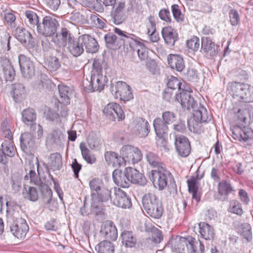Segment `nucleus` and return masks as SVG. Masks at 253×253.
Segmentation results:
<instances>
[{
  "label": "nucleus",
  "mask_w": 253,
  "mask_h": 253,
  "mask_svg": "<svg viewBox=\"0 0 253 253\" xmlns=\"http://www.w3.org/2000/svg\"><path fill=\"white\" fill-rule=\"evenodd\" d=\"M168 61L170 67L178 72H181L185 67L183 59L179 55H169L168 57Z\"/></svg>",
  "instance_id": "a878e982"
},
{
  "label": "nucleus",
  "mask_w": 253,
  "mask_h": 253,
  "mask_svg": "<svg viewBox=\"0 0 253 253\" xmlns=\"http://www.w3.org/2000/svg\"><path fill=\"white\" fill-rule=\"evenodd\" d=\"M59 93V102L64 105H68L70 103V96L72 93V90L69 86L63 84H60L58 86Z\"/></svg>",
  "instance_id": "bb28decb"
},
{
  "label": "nucleus",
  "mask_w": 253,
  "mask_h": 253,
  "mask_svg": "<svg viewBox=\"0 0 253 253\" xmlns=\"http://www.w3.org/2000/svg\"><path fill=\"white\" fill-rule=\"evenodd\" d=\"M88 146L91 150L98 149L101 145V140L96 136L89 135L87 140Z\"/></svg>",
  "instance_id": "4d7b16f0"
},
{
  "label": "nucleus",
  "mask_w": 253,
  "mask_h": 253,
  "mask_svg": "<svg viewBox=\"0 0 253 253\" xmlns=\"http://www.w3.org/2000/svg\"><path fill=\"white\" fill-rule=\"evenodd\" d=\"M92 66L90 81L85 87L91 92L101 91L106 84L108 79L102 74V65L99 60H94Z\"/></svg>",
  "instance_id": "7ed1b4c3"
},
{
  "label": "nucleus",
  "mask_w": 253,
  "mask_h": 253,
  "mask_svg": "<svg viewBox=\"0 0 253 253\" xmlns=\"http://www.w3.org/2000/svg\"><path fill=\"white\" fill-rule=\"evenodd\" d=\"M163 121L167 125L172 123L175 119V114L170 111H166L162 114Z\"/></svg>",
  "instance_id": "69168bd1"
},
{
  "label": "nucleus",
  "mask_w": 253,
  "mask_h": 253,
  "mask_svg": "<svg viewBox=\"0 0 253 253\" xmlns=\"http://www.w3.org/2000/svg\"><path fill=\"white\" fill-rule=\"evenodd\" d=\"M194 240L192 237L187 238L179 236H173L169 242V246L173 251L178 253H195L192 246Z\"/></svg>",
  "instance_id": "39448f33"
},
{
  "label": "nucleus",
  "mask_w": 253,
  "mask_h": 253,
  "mask_svg": "<svg viewBox=\"0 0 253 253\" xmlns=\"http://www.w3.org/2000/svg\"><path fill=\"white\" fill-rule=\"evenodd\" d=\"M111 190L103 187L101 190L96 195V198H98V201L106 202L109 199H113L111 197Z\"/></svg>",
  "instance_id": "5fc2aeb1"
},
{
  "label": "nucleus",
  "mask_w": 253,
  "mask_h": 253,
  "mask_svg": "<svg viewBox=\"0 0 253 253\" xmlns=\"http://www.w3.org/2000/svg\"><path fill=\"white\" fill-rule=\"evenodd\" d=\"M25 93V87L21 84H15L12 87L13 98L16 102H18Z\"/></svg>",
  "instance_id": "79ce46f5"
},
{
  "label": "nucleus",
  "mask_w": 253,
  "mask_h": 253,
  "mask_svg": "<svg viewBox=\"0 0 253 253\" xmlns=\"http://www.w3.org/2000/svg\"><path fill=\"white\" fill-rule=\"evenodd\" d=\"M122 242L127 247L132 248L136 243V239L131 232L125 231L121 234Z\"/></svg>",
  "instance_id": "ea45409f"
},
{
  "label": "nucleus",
  "mask_w": 253,
  "mask_h": 253,
  "mask_svg": "<svg viewBox=\"0 0 253 253\" xmlns=\"http://www.w3.org/2000/svg\"><path fill=\"white\" fill-rule=\"evenodd\" d=\"M146 158L147 162L151 166L158 169L163 167V164L160 163L159 157L155 153L148 152L146 154Z\"/></svg>",
  "instance_id": "49530a36"
},
{
  "label": "nucleus",
  "mask_w": 253,
  "mask_h": 253,
  "mask_svg": "<svg viewBox=\"0 0 253 253\" xmlns=\"http://www.w3.org/2000/svg\"><path fill=\"white\" fill-rule=\"evenodd\" d=\"M167 85L168 88L170 90H174L178 88L179 91H180L183 89L182 88V84L180 81L177 78L173 76H171L169 79Z\"/></svg>",
  "instance_id": "864d4df0"
},
{
  "label": "nucleus",
  "mask_w": 253,
  "mask_h": 253,
  "mask_svg": "<svg viewBox=\"0 0 253 253\" xmlns=\"http://www.w3.org/2000/svg\"><path fill=\"white\" fill-rule=\"evenodd\" d=\"M153 126L155 128L156 134L159 138H162L167 132V124L162 121L160 118H156L153 122Z\"/></svg>",
  "instance_id": "2f4dec72"
},
{
  "label": "nucleus",
  "mask_w": 253,
  "mask_h": 253,
  "mask_svg": "<svg viewBox=\"0 0 253 253\" xmlns=\"http://www.w3.org/2000/svg\"><path fill=\"white\" fill-rule=\"evenodd\" d=\"M162 35L167 44L173 46L178 39L176 31L171 27H164L162 30Z\"/></svg>",
  "instance_id": "393cba45"
},
{
  "label": "nucleus",
  "mask_w": 253,
  "mask_h": 253,
  "mask_svg": "<svg viewBox=\"0 0 253 253\" xmlns=\"http://www.w3.org/2000/svg\"><path fill=\"white\" fill-rule=\"evenodd\" d=\"M100 232L107 239L114 241L117 238V230L114 223L110 220L104 223Z\"/></svg>",
  "instance_id": "aec40b11"
},
{
  "label": "nucleus",
  "mask_w": 253,
  "mask_h": 253,
  "mask_svg": "<svg viewBox=\"0 0 253 253\" xmlns=\"http://www.w3.org/2000/svg\"><path fill=\"white\" fill-rule=\"evenodd\" d=\"M114 31L115 34H117V37L121 44H124L125 42H129V41H133L136 37L133 34L124 32L117 28H114Z\"/></svg>",
  "instance_id": "4c0bfd02"
},
{
  "label": "nucleus",
  "mask_w": 253,
  "mask_h": 253,
  "mask_svg": "<svg viewBox=\"0 0 253 253\" xmlns=\"http://www.w3.org/2000/svg\"><path fill=\"white\" fill-rule=\"evenodd\" d=\"M104 40L106 42L107 46L110 48L115 49L119 48L121 46L117 36L111 33H109L104 36Z\"/></svg>",
  "instance_id": "e433bc0d"
},
{
  "label": "nucleus",
  "mask_w": 253,
  "mask_h": 253,
  "mask_svg": "<svg viewBox=\"0 0 253 253\" xmlns=\"http://www.w3.org/2000/svg\"><path fill=\"white\" fill-rule=\"evenodd\" d=\"M230 22L232 25L236 26L240 22V17L237 10L231 9L229 13Z\"/></svg>",
  "instance_id": "0e129e2a"
},
{
  "label": "nucleus",
  "mask_w": 253,
  "mask_h": 253,
  "mask_svg": "<svg viewBox=\"0 0 253 253\" xmlns=\"http://www.w3.org/2000/svg\"><path fill=\"white\" fill-rule=\"evenodd\" d=\"M120 154L123 159L124 165H126V163H136L142 159L141 151L137 147L129 145L123 146L120 150Z\"/></svg>",
  "instance_id": "6e6552de"
},
{
  "label": "nucleus",
  "mask_w": 253,
  "mask_h": 253,
  "mask_svg": "<svg viewBox=\"0 0 253 253\" xmlns=\"http://www.w3.org/2000/svg\"><path fill=\"white\" fill-rule=\"evenodd\" d=\"M152 241L155 243H160L163 240L162 232L157 228L153 230Z\"/></svg>",
  "instance_id": "774afa93"
},
{
  "label": "nucleus",
  "mask_w": 253,
  "mask_h": 253,
  "mask_svg": "<svg viewBox=\"0 0 253 253\" xmlns=\"http://www.w3.org/2000/svg\"><path fill=\"white\" fill-rule=\"evenodd\" d=\"M118 107L117 105V103L112 102L109 103L104 109L103 113L104 114L108 117L109 118L110 120H115L116 119V117L115 115H113V111H114V107Z\"/></svg>",
  "instance_id": "bf43d9fd"
},
{
  "label": "nucleus",
  "mask_w": 253,
  "mask_h": 253,
  "mask_svg": "<svg viewBox=\"0 0 253 253\" xmlns=\"http://www.w3.org/2000/svg\"><path fill=\"white\" fill-rule=\"evenodd\" d=\"M98 253H113L114 247L112 243L108 241H103L100 242L95 247Z\"/></svg>",
  "instance_id": "a19ab883"
},
{
  "label": "nucleus",
  "mask_w": 253,
  "mask_h": 253,
  "mask_svg": "<svg viewBox=\"0 0 253 253\" xmlns=\"http://www.w3.org/2000/svg\"><path fill=\"white\" fill-rule=\"evenodd\" d=\"M135 127L140 137L146 136L149 132L148 122L142 118L138 119Z\"/></svg>",
  "instance_id": "58836bf2"
},
{
  "label": "nucleus",
  "mask_w": 253,
  "mask_h": 253,
  "mask_svg": "<svg viewBox=\"0 0 253 253\" xmlns=\"http://www.w3.org/2000/svg\"><path fill=\"white\" fill-rule=\"evenodd\" d=\"M58 26V22L55 18L46 16L42 18V22L38 24L37 29L40 34L52 38L56 33Z\"/></svg>",
  "instance_id": "0eeeda50"
},
{
  "label": "nucleus",
  "mask_w": 253,
  "mask_h": 253,
  "mask_svg": "<svg viewBox=\"0 0 253 253\" xmlns=\"http://www.w3.org/2000/svg\"><path fill=\"white\" fill-rule=\"evenodd\" d=\"M228 211L232 213L238 215H241L243 212L241 204L238 201L236 200H233L230 201Z\"/></svg>",
  "instance_id": "3c124183"
},
{
  "label": "nucleus",
  "mask_w": 253,
  "mask_h": 253,
  "mask_svg": "<svg viewBox=\"0 0 253 253\" xmlns=\"http://www.w3.org/2000/svg\"><path fill=\"white\" fill-rule=\"evenodd\" d=\"M191 91L189 88L188 89L183 88L179 93L175 94L176 100L180 103L182 108L187 110L193 108L195 104L194 99L191 95Z\"/></svg>",
  "instance_id": "f8f14e48"
},
{
  "label": "nucleus",
  "mask_w": 253,
  "mask_h": 253,
  "mask_svg": "<svg viewBox=\"0 0 253 253\" xmlns=\"http://www.w3.org/2000/svg\"><path fill=\"white\" fill-rule=\"evenodd\" d=\"M23 196L25 199L33 202L36 201L39 198L38 192L36 188L33 187H30L28 189L25 188Z\"/></svg>",
  "instance_id": "a18cd8bd"
},
{
  "label": "nucleus",
  "mask_w": 253,
  "mask_h": 253,
  "mask_svg": "<svg viewBox=\"0 0 253 253\" xmlns=\"http://www.w3.org/2000/svg\"><path fill=\"white\" fill-rule=\"evenodd\" d=\"M170 173L161 167L157 170L151 171L150 178L154 186L160 190L164 189L168 184V177Z\"/></svg>",
  "instance_id": "1a4fd4ad"
},
{
  "label": "nucleus",
  "mask_w": 253,
  "mask_h": 253,
  "mask_svg": "<svg viewBox=\"0 0 253 253\" xmlns=\"http://www.w3.org/2000/svg\"><path fill=\"white\" fill-rule=\"evenodd\" d=\"M147 33L154 32L156 30L155 18L153 16H149L145 21Z\"/></svg>",
  "instance_id": "13d9d810"
},
{
  "label": "nucleus",
  "mask_w": 253,
  "mask_h": 253,
  "mask_svg": "<svg viewBox=\"0 0 253 253\" xmlns=\"http://www.w3.org/2000/svg\"><path fill=\"white\" fill-rule=\"evenodd\" d=\"M232 97L241 102H253V86L241 82H232L227 85Z\"/></svg>",
  "instance_id": "f257e3e1"
},
{
  "label": "nucleus",
  "mask_w": 253,
  "mask_h": 253,
  "mask_svg": "<svg viewBox=\"0 0 253 253\" xmlns=\"http://www.w3.org/2000/svg\"><path fill=\"white\" fill-rule=\"evenodd\" d=\"M235 131L236 132L239 133V134H236L235 131H233V135L235 139H237L240 141L245 142L253 136V131L249 127H244L243 129L238 128Z\"/></svg>",
  "instance_id": "7c9ffc66"
},
{
  "label": "nucleus",
  "mask_w": 253,
  "mask_h": 253,
  "mask_svg": "<svg viewBox=\"0 0 253 253\" xmlns=\"http://www.w3.org/2000/svg\"><path fill=\"white\" fill-rule=\"evenodd\" d=\"M126 175L129 180V183L144 185L146 183L145 176L137 169L132 168H126Z\"/></svg>",
  "instance_id": "412c9836"
},
{
  "label": "nucleus",
  "mask_w": 253,
  "mask_h": 253,
  "mask_svg": "<svg viewBox=\"0 0 253 253\" xmlns=\"http://www.w3.org/2000/svg\"><path fill=\"white\" fill-rule=\"evenodd\" d=\"M80 149L84 160L89 164H93L96 162L94 155L91 154L90 151L87 148L84 142H81L80 144Z\"/></svg>",
  "instance_id": "72a5a7b5"
},
{
  "label": "nucleus",
  "mask_w": 253,
  "mask_h": 253,
  "mask_svg": "<svg viewBox=\"0 0 253 253\" xmlns=\"http://www.w3.org/2000/svg\"><path fill=\"white\" fill-rule=\"evenodd\" d=\"M125 4L124 2H120L117 4L114 12V20L115 23L120 24L126 18L125 11Z\"/></svg>",
  "instance_id": "473e14b6"
},
{
  "label": "nucleus",
  "mask_w": 253,
  "mask_h": 253,
  "mask_svg": "<svg viewBox=\"0 0 253 253\" xmlns=\"http://www.w3.org/2000/svg\"><path fill=\"white\" fill-rule=\"evenodd\" d=\"M69 52L74 57L80 56L84 51V48L82 42L80 41V37L77 39L74 37L70 41L67 46Z\"/></svg>",
  "instance_id": "5701e85b"
},
{
  "label": "nucleus",
  "mask_w": 253,
  "mask_h": 253,
  "mask_svg": "<svg viewBox=\"0 0 253 253\" xmlns=\"http://www.w3.org/2000/svg\"><path fill=\"white\" fill-rule=\"evenodd\" d=\"M39 163L37 159L35 162L29 161L25 169L28 171V175L25 176V179H30V182L42 187V192L47 198L46 202L49 203L51 200L52 192L50 188L46 185L43 184L39 176Z\"/></svg>",
  "instance_id": "f03ea898"
},
{
  "label": "nucleus",
  "mask_w": 253,
  "mask_h": 253,
  "mask_svg": "<svg viewBox=\"0 0 253 253\" xmlns=\"http://www.w3.org/2000/svg\"><path fill=\"white\" fill-rule=\"evenodd\" d=\"M112 91L115 98L124 101H127L133 98L130 86L124 82L117 83Z\"/></svg>",
  "instance_id": "9d476101"
},
{
  "label": "nucleus",
  "mask_w": 253,
  "mask_h": 253,
  "mask_svg": "<svg viewBox=\"0 0 253 253\" xmlns=\"http://www.w3.org/2000/svg\"><path fill=\"white\" fill-rule=\"evenodd\" d=\"M11 37L9 34L6 32H3L1 34L0 42L2 45V48L6 51H9L10 47V40Z\"/></svg>",
  "instance_id": "6e6d98bb"
},
{
  "label": "nucleus",
  "mask_w": 253,
  "mask_h": 253,
  "mask_svg": "<svg viewBox=\"0 0 253 253\" xmlns=\"http://www.w3.org/2000/svg\"><path fill=\"white\" fill-rule=\"evenodd\" d=\"M1 74H3L6 81H11L14 79L15 71L8 59L0 57V75Z\"/></svg>",
  "instance_id": "a211bd4d"
},
{
  "label": "nucleus",
  "mask_w": 253,
  "mask_h": 253,
  "mask_svg": "<svg viewBox=\"0 0 253 253\" xmlns=\"http://www.w3.org/2000/svg\"><path fill=\"white\" fill-rule=\"evenodd\" d=\"M52 36L51 42L58 47H65L72 39L69 31L66 28H62L59 33L55 34Z\"/></svg>",
  "instance_id": "dca6fc26"
},
{
  "label": "nucleus",
  "mask_w": 253,
  "mask_h": 253,
  "mask_svg": "<svg viewBox=\"0 0 253 253\" xmlns=\"http://www.w3.org/2000/svg\"><path fill=\"white\" fill-rule=\"evenodd\" d=\"M105 159L109 165H112L114 167H119L124 165L123 159L122 156L113 152H106L105 153Z\"/></svg>",
  "instance_id": "c85d7f7f"
},
{
  "label": "nucleus",
  "mask_w": 253,
  "mask_h": 253,
  "mask_svg": "<svg viewBox=\"0 0 253 253\" xmlns=\"http://www.w3.org/2000/svg\"><path fill=\"white\" fill-rule=\"evenodd\" d=\"M143 207L147 213L151 217L159 219L163 213V207L161 200L155 194L149 193L142 199Z\"/></svg>",
  "instance_id": "20e7f679"
},
{
  "label": "nucleus",
  "mask_w": 253,
  "mask_h": 253,
  "mask_svg": "<svg viewBox=\"0 0 253 253\" xmlns=\"http://www.w3.org/2000/svg\"><path fill=\"white\" fill-rule=\"evenodd\" d=\"M10 230L15 237L18 239H23L29 230V226L24 219L20 218L12 224Z\"/></svg>",
  "instance_id": "2eb2a0df"
},
{
  "label": "nucleus",
  "mask_w": 253,
  "mask_h": 253,
  "mask_svg": "<svg viewBox=\"0 0 253 253\" xmlns=\"http://www.w3.org/2000/svg\"><path fill=\"white\" fill-rule=\"evenodd\" d=\"M102 182L98 179H93L89 182V186L91 190L92 198L95 199L96 194L103 188Z\"/></svg>",
  "instance_id": "09e8293b"
},
{
  "label": "nucleus",
  "mask_w": 253,
  "mask_h": 253,
  "mask_svg": "<svg viewBox=\"0 0 253 253\" xmlns=\"http://www.w3.org/2000/svg\"><path fill=\"white\" fill-rule=\"evenodd\" d=\"M48 164L53 170L60 169L62 167L61 155L58 153L50 154Z\"/></svg>",
  "instance_id": "f704fd0d"
},
{
  "label": "nucleus",
  "mask_w": 253,
  "mask_h": 253,
  "mask_svg": "<svg viewBox=\"0 0 253 253\" xmlns=\"http://www.w3.org/2000/svg\"><path fill=\"white\" fill-rule=\"evenodd\" d=\"M199 232L203 239L206 240H211L213 239L214 230L209 224L205 222H200L199 224Z\"/></svg>",
  "instance_id": "cd10ccee"
},
{
  "label": "nucleus",
  "mask_w": 253,
  "mask_h": 253,
  "mask_svg": "<svg viewBox=\"0 0 253 253\" xmlns=\"http://www.w3.org/2000/svg\"><path fill=\"white\" fill-rule=\"evenodd\" d=\"M171 11L175 20L178 22H182L184 20V15L182 14L179 6L177 4L171 6Z\"/></svg>",
  "instance_id": "052dcab7"
},
{
  "label": "nucleus",
  "mask_w": 253,
  "mask_h": 253,
  "mask_svg": "<svg viewBox=\"0 0 253 253\" xmlns=\"http://www.w3.org/2000/svg\"><path fill=\"white\" fill-rule=\"evenodd\" d=\"M188 48L193 51H197L200 46V41L199 38L196 36H192L186 42Z\"/></svg>",
  "instance_id": "603ef678"
},
{
  "label": "nucleus",
  "mask_w": 253,
  "mask_h": 253,
  "mask_svg": "<svg viewBox=\"0 0 253 253\" xmlns=\"http://www.w3.org/2000/svg\"><path fill=\"white\" fill-rule=\"evenodd\" d=\"M20 145L21 149L24 151L28 147H32L34 142L33 135L28 132L22 133L20 137Z\"/></svg>",
  "instance_id": "c9c22d12"
},
{
  "label": "nucleus",
  "mask_w": 253,
  "mask_h": 253,
  "mask_svg": "<svg viewBox=\"0 0 253 253\" xmlns=\"http://www.w3.org/2000/svg\"><path fill=\"white\" fill-rule=\"evenodd\" d=\"M114 190V195L112 199L113 204L123 209L130 208L132 204L127 194L120 188Z\"/></svg>",
  "instance_id": "ddd939ff"
},
{
  "label": "nucleus",
  "mask_w": 253,
  "mask_h": 253,
  "mask_svg": "<svg viewBox=\"0 0 253 253\" xmlns=\"http://www.w3.org/2000/svg\"><path fill=\"white\" fill-rule=\"evenodd\" d=\"M22 121L28 125L36 120V114L33 109L28 108L24 110L22 112Z\"/></svg>",
  "instance_id": "c03bdc74"
},
{
  "label": "nucleus",
  "mask_w": 253,
  "mask_h": 253,
  "mask_svg": "<svg viewBox=\"0 0 253 253\" xmlns=\"http://www.w3.org/2000/svg\"><path fill=\"white\" fill-rule=\"evenodd\" d=\"M159 16L160 18L167 23L171 21L170 13L168 9H162L159 12Z\"/></svg>",
  "instance_id": "338daca9"
},
{
  "label": "nucleus",
  "mask_w": 253,
  "mask_h": 253,
  "mask_svg": "<svg viewBox=\"0 0 253 253\" xmlns=\"http://www.w3.org/2000/svg\"><path fill=\"white\" fill-rule=\"evenodd\" d=\"M175 145L178 155L182 157L188 156L191 151L188 139L182 135H175Z\"/></svg>",
  "instance_id": "4468645a"
},
{
  "label": "nucleus",
  "mask_w": 253,
  "mask_h": 253,
  "mask_svg": "<svg viewBox=\"0 0 253 253\" xmlns=\"http://www.w3.org/2000/svg\"><path fill=\"white\" fill-rule=\"evenodd\" d=\"M2 153L9 157L13 156L15 154V150L13 144L10 140H5L1 144Z\"/></svg>",
  "instance_id": "8fccbe9b"
},
{
  "label": "nucleus",
  "mask_w": 253,
  "mask_h": 253,
  "mask_svg": "<svg viewBox=\"0 0 253 253\" xmlns=\"http://www.w3.org/2000/svg\"><path fill=\"white\" fill-rule=\"evenodd\" d=\"M80 37V41L83 46L85 47L86 52L95 53L98 51L99 45L94 38L87 34H84Z\"/></svg>",
  "instance_id": "6ab92c4d"
},
{
  "label": "nucleus",
  "mask_w": 253,
  "mask_h": 253,
  "mask_svg": "<svg viewBox=\"0 0 253 253\" xmlns=\"http://www.w3.org/2000/svg\"><path fill=\"white\" fill-rule=\"evenodd\" d=\"M1 130L5 137L9 139L12 138V134L10 129L9 123L7 120L4 121L1 124Z\"/></svg>",
  "instance_id": "e2e57ef3"
},
{
  "label": "nucleus",
  "mask_w": 253,
  "mask_h": 253,
  "mask_svg": "<svg viewBox=\"0 0 253 253\" xmlns=\"http://www.w3.org/2000/svg\"><path fill=\"white\" fill-rule=\"evenodd\" d=\"M29 23L33 25H38L39 23V18L37 14L32 10H27L25 12Z\"/></svg>",
  "instance_id": "680f3d73"
},
{
  "label": "nucleus",
  "mask_w": 253,
  "mask_h": 253,
  "mask_svg": "<svg viewBox=\"0 0 253 253\" xmlns=\"http://www.w3.org/2000/svg\"><path fill=\"white\" fill-rule=\"evenodd\" d=\"M19 64L22 76L25 78H31L35 75V68L30 58L23 54L18 57Z\"/></svg>",
  "instance_id": "9b49d317"
},
{
  "label": "nucleus",
  "mask_w": 253,
  "mask_h": 253,
  "mask_svg": "<svg viewBox=\"0 0 253 253\" xmlns=\"http://www.w3.org/2000/svg\"><path fill=\"white\" fill-rule=\"evenodd\" d=\"M211 120V115H209L206 109L200 106L198 110L194 111L193 117L188 120V126L189 130L194 133H199L202 128V123H208Z\"/></svg>",
  "instance_id": "423d86ee"
},
{
  "label": "nucleus",
  "mask_w": 253,
  "mask_h": 253,
  "mask_svg": "<svg viewBox=\"0 0 253 253\" xmlns=\"http://www.w3.org/2000/svg\"><path fill=\"white\" fill-rule=\"evenodd\" d=\"M218 193L223 196L222 200H226L227 195L232 191L230 184L225 181L220 182L218 187Z\"/></svg>",
  "instance_id": "de8ad7c7"
},
{
  "label": "nucleus",
  "mask_w": 253,
  "mask_h": 253,
  "mask_svg": "<svg viewBox=\"0 0 253 253\" xmlns=\"http://www.w3.org/2000/svg\"><path fill=\"white\" fill-rule=\"evenodd\" d=\"M217 46L208 37H203L201 39V49L208 56L212 57L217 53Z\"/></svg>",
  "instance_id": "4be33fe9"
},
{
  "label": "nucleus",
  "mask_w": 253,
  "mask_h": 253,
  "mask_svg": "<svg viewBox=\"0 0 253 253\" xmlns=\"http://www.w3.org/2000/svg\"><path fill=\"white\" fill-rule=\"evenodd\" d=\"M113 179L114 182L118 186L123 188L129 187V180L126 175V171L123 172L119 169H115L113 172Z\"/></svg>",
  "instance_id": "b1692460"
},
{
  "label": "nucleus",
  "mask_w": 253,
  "mask_h": 253,
  "mask_svg": "<svg viewBox=\"0 0 253 253\" xmlns=\"http://www.w3.org/2000/svg\"><path fill=\"white\" fill-rule=\"evenodd\" d=\"M130 47L137 53L138 56L141 60H145L148 57V50L141 40L136 37L133 41H129Z\"/></svg>",
  "instance_id": "f3484780"
},
{
  "label": "nucleus",
  "mask_w": 253,
  "mask_h": 253,
  "mask_svg": "<svg viewBox=\"0 0 253 253\" xmlns=\"http://www.w3.org/2000/svg\"><path fill=\"white\" fill-rule=\"evenodd\" d=\"M15 38L23 44H26L31 42L32 35L25 29L17 27L14 33Z\"/></svg>",
  "instance_id": "c756f323"
},
{
  "label": "nucleus",
  "mask_w": 253,
  "mask_h": 253,
  "mask_svg": "<svg viewBox=\"0 0 253 253\" xmlns=\"http://www.w3.org/2000/svg\"><path fill=\"white\" fill-rule=\"evenodd\" d=\"M45 65L48 70L54 72L60 67L61 63L56 57L50 56L47 59Z\"/></svg>",
  "instance_id": "37998d69"
}]
</instances>
